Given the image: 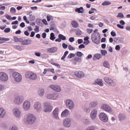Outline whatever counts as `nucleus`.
Segmentation results:
<instances>
[{"label": "nucleus", "instance_id": "1", "mask_svg": "<svg viewBox=\"0 0 130 130\" xmlns=\"http://www.w3.org/2000/svg\"><path fill=\"white\" fill-rule=\"evenodd\" d=\"M25 77L30 79L35 80L37 77L36 74L31 71L26 72L25 73Z\"/></svg>", "mask_w": 130, "mask_h": 130}, {"label": "nucleus", "instance_id": "2", "mask_svg": "<svg viewBox=\"0 0 130 130\" xmlns=\"http://www.w3.org/2000/svg\"><path fill=\"white\" fill-rule=\"evenodd\" d=\"M91 39L96 44L99 43L100 42V37L99 33L93 34L91 36Z\"/></svg>", "mask_w": 130, "mask_h": 130}, {"label": "nucleus", "instance_id": "3", "mask_svg": "<svg viewBox=\"0 0 130 130\" xmlns=\"http://www.w3.org/2000/svg\"><path fill=\"white\" fill-rule=\"evenodd\" d=\"M36 120L35 117L33 115L29 113L27 116V121L28 123L31 124L34 123Z\"/></svg>", "mask_w": 130, "mask_h": 130}, {"label": "nucleus", "instance_id": "4", "mask_svg": "<svg viewBox=\"0 0 130 130\" xmlns=\"http://www.w3.org/2000/svg\"><path fill=\"white\" fill-rule=\"evenodd\" d=\"M12 76L14 78V80L17 82H20L22 80V75L18 72H13L12 74Z\"/></svg>", "mask_w": 130, "mask_h": 130}, {"label": "nucleus", "instance_id": "5", "mask_svg": "<svg viewBox=\"0 0 130 130\" xmlns=\"http://www.w3.org/2000/svg\"><path fill=\"white\" fill-rule=\"evenodd\" d=\"M104 80L105 82L108 85L111 86H114L116 84L110 78L108 77H105L104 78Z\"/></svg>", "mask_w": 130, "mask_h": 130}, {"label": "nucleus", "instance_id": "6", "mask_svg": "<svg viewBox=\"0 0 130 130\" xmlns=\"http://www.w3.org/2000/svg\"><path fill=\"white\" fill-rule=\"evenodd\" d=\"M24 100V98L22 96H16L14 100V103L17 104H21Z\"/></svg>", "mask_w": 130, "mask_h": 130}, {"label": "nucleus", "instance_id": "7", "mask_svg": "<svg viewBox=\"0 0 130 130\" xmlns=\"http://www.w3.org/2000/svg\"><path fill=\"white\" fill-rule=\"evenodd\" d=\"M100 119L102 121L106 122L108 120V118L106 115L103 112H102L99 115Z\"/></svg>", "mask_w": 130, "mask_h": 130}, {"label": "nucleus", "instance_id": "8", "mask_svg": "<svg viewBox=\"0 0 130 130\" xmlns=\"http://www.w3.org/2000/svg\"><path fill=\"white\" fill-rule=\"evenodd\" d=\"M8 76L7 74L4 72L0 73V79L2 81L5 82L8 79Z\"/></svg>", "mask_w": 130, "mask_h": 130}, {"label": "nucleus", "instance_id": "9", "mask_svg": "<svg viewBox=\"0 0 130 130\" xmlns=\"http://www.w3.org/2000/svg\"><path fill=\"white\" fill-rule=\"evenodd\" d=\"M74 74L76 77L80 78L83 77L85 76L84 73L81 71H75L74 73Z\"/></svg>", "mask_w": 130, "mask_h": 130}, {"label": "nucleus", "instance_id": "10", "mask_svg": "<svg viewBox=\"0 0 130 130\" xmlns=\"http://www.w3.org/2000/svg\"><path fill=\"white\" fill-rule=\"evenodd\" d=\"M101 108L105 111L109 112L112 111V110L111 107L107 105L106 104H103L101 106Z\"/></svg>", "mask_w": 130, "mask_h": 130}, {"label": "nucleus", "instance_id": "11", "mask_svg": "<svg viewBox=\"0 0 130 130\" xmlns=\"http://www.w3.org/2000/svg\"><path fill=\"white\" fill-rule=\"evenodd\" d=\"M23 108L25 110H28L30 108V102L28 101H25L23 103Z\"/></svg>", "mask_w": 130, "mask_h": 130}, {"label": "nucleus", "instance_id": "12", "mask_svg": "<svg viewBox=\"0 0 130 130\" xmlns=\"http://www.w3.org/2000/svg\"><path fill=\"white\" fill-rule=\"evenodd\" d=\"M44 111L46 112H51L53 109V107L49 104H47L44 106Z\"/></svg>", "mask_w": 130, "mask_h": 130}, {"label": "nucleus", "instance_id": "13", "mask_svg": "<svg viewBox=\"0 0 130 130\" xmlns=\"http://www.w3.org/2000/svg\"><path fill=\"white\" fill-rule=\"evenodd\" d=\"M66 104L67 106L70 109H72L74 106V104L73 102L70 100H67Z\"/></svg>", "mask_w": 130, "mask_h": 130}, {"label": "nucleus", "instance_id": "14", "mask_svg": "<svg viewBox=\"0 0 130 130\" xmlns=\"http://www.w3.org/2000/svg\"><path fill=\"white\" fill-rule=\"evenodd\" d=\"M58 96L57 93H53L52 94H48L47 95L46 97L49 99L54 100L56 99Z\"/></svg>", "mask_w": 130, "mask_h": 130}, {"label": "nucleus", "instance_id": "15", "mask_svg": "<svg viewBox=\"0 0 130 130\" xmlns=\"http://www.w3.org/2000/svg\"><path fill=\"white\" fill-rule=\"evenodd\" d=\"M97 113V111L95 109H93L91 111L90 116L91 119L93 120H94L96 118Z\"/></svg>", "mask_w": 130, "mask_h": 130}, {"label": "nucleus", "instance_id": "16", "mask_svg": "<svg viewBox=\"0 0 130 130\" xmlns=\"http://www.w3.org/2000/svg\"><path fill=\"white\" fill-rule=\"evenodd\" d=\"M13 114L16 117H19L21 114V112L18 108H15L13 110Z\"/></svg>", "mask_w": 130, "mask_h": 130}, {"label": "nucleus", "instance_id": "17", "mask_svg": "<svg viewBox=\"0 0 130 130\" xmlns=\"http://www.w3.org/2000/svg\"><path fill=\"white\" fill-rule=\"evenodd\" d=\"M50 87L51 88L57 92H59L61 90L60 87L58 85H51Z\"/></svg>", "mask_w": 130, "mask_h": 130}, {"label": "nucleus", "instance_id": "18", "mask_svg": "<svg viewBox=\"0 0 130 130\" xmlns=\"http://www.w3.org/2000/svg\"><path fill=\"white\" fill-rule=\"evenodd\" d=\"M58 38L56 39L55 41L56 42H61V40H64L66 39V37L64 36L63 35L60 34L58 35Z\"/></svg>", "mask_w": 130, "mask_h": 130}, {"label": "nucleus", "instance_id": "19", "mask_svg": "<svg viewBox=\"0 0 130 130\" xmlns=\"http://www.w3.org/2000/svg\"><path fill=\"white\" fill-rule=\"evenodd\" d=\"M34 107L35 109L37 110H39L41 109L42 106L40 103L37 102L35 103Z\"/></svg>", "mask_w": 130, "mask_h": 130}, {"label": "nucleus", "instance_id": "20", "mask_svg": "<svg viewBox=\"0 0 130 130\" xmlns=\"http://www.w3.org/2000/svg\"><path fill=\"white\" fill-rule=\"evenodd\" d=\"M70 119H65L63 122V125L67 127H69L70 125Z\"/></svg>", "mask_w": 130, "mask_h": 130}, {"label": "nucleus", "instance_id": "21", "mask_svg": "<svg viewBox=\"0 0 130 130\" xmlns=\"http://www.w3.org/2000/svg\"><path fill=\"white\" fill-rule=\"evenodd\" d=\"M57 50V48L56 47H54L48 48L47 52L50 53H53L56 52Z\"/></svg>", "mask_w": 130, "mask_h": 130}, {"label": "nucleus", "instance_id": "22", "mask_svg": "<svg viewBox=\"0 0 130 130\" xmlns=\"http://www.w3.org/2000/svg\"><path fill=\"white\" fill-rule=\"evenodd\" d=\"M58 108H56L53 112V115L54 117L55 118L58 119Z\"/></svg>", "mask_w": 130, "mask_h": 130}, {"label": "nucleus", "instance_id": "23", "mask_svg": "<svg viewBox=\"0 0 130 130\" xmlns=\"http://www.w3.org/2000/svg\"><path fill=\"white\" fill-rule=\"evenodd\" d=\"M95 84H98L101 86H103L104 85V84L102 82V80L101 79H97L95 81Z\"/></svg>", "mask_w": 130, "mask_h": 130}, {"label": "nucleus", "instance_id": "24", "mask_svg": "<svg viewBox=\"0 0 130 130\" xmlns=\"http://www.w3.org/2000/svg\"><path fill=\"white\" fill-rule=\"evenodd\" d=\"M5 114L6 111L3 108H0V117H3Z\"/></svg>", "mask_w": 130, "mask_h": 130}, {"label": "nucleus", "instance_id": "25", "mask_svg": "<svg viewBox=\"0 0 130 130\" xmlns=\"http://www.w3.org/2000/svg\"><path fill=\"white\" fill-rule=\"evenodd\" d=\"M32 41L31 40L29 39H26L24 40H23L22 42V45H27L29 44Z\"/></svg>", "mask_w": 130, "mask_h": 130}, {"label": "nucleus", "instance_id": "26", "mask_svg": "<svg viewBox=\"0 0 130 130\" xmlns=\"http://www.w3.org/2000/svg\"><path fill=\"white\" fill-rule=\"evenodd\" d=\"M73 27L75 28L78 27L79 26L78 23L75 21H73L71 23Z\"/></svg>", "mask_w": 130, "mask_h": 130}, {"label": "nucleus", "instance_id": "27", "mask_svg": "<svg viewBox=\"0 0 130 130\" xmlns=\"http://www.w3.org/2000/svg\"><path fill=\"white\" fill-rule=\"evenodd\" d=\"M102 57V56L100 54L97 53L94 55L93 57V59L94 60H95L96 59H99Z\"/></svg>", "mask_w": 130, "mask_h": 130}, {"label": "nucleus", "instance_id": "28", "mask_svg": "<svg viewBox=\"0 0 130 130\" xmlns=\"http://www.w3.org/2000/svg\"><path fill=\"white\" fill-rule=\"evenodd\" d=\"M98 104L97 102H92L89 103V106L90 108L94 107L97 106Z\"/></svg>", "mask_w": 130, "mask_h": 130}, {"label": "nucleus", "instance_id": "29", "mask_svg": "<svg viewBox=\"0 0 130 130\" xmlns=\"http://www.w3.org/2000/svg\"><path fill=\"white\" fill-rule=\"evenodd\" d=\"M69 113V110L67 109H65L64 111L62 112L61 115L62 117H66L67 116Z\"/></svg>", "mask_w": 130, "mask_h": 130}, {"label": "nucleus", "instance_id": "30", "mask_svg": "<svg viewBox=\"0 0 130 130\" xmlns=\"http://www.w3.org/2000/svg\"><path fill=\"white\" fill-rule=\"evenodd\" d=\"M14 41L15 42H21L23 39L21 38H19L15 36L13 37Z\"/></svg>", "mask_w": 130, "mask_h": 130}, {"label": "nucleus", "instance_id": "31", "mask_svg": "<svg viewBox=\"0 0 130 130\" xmlns=\"http://www.w3.org/2000/svg\"><path fill=\"white\" fill-rule=\"evenodd\" d=\"M83 8L80 7L79 8H76L75 9V11L76 12H78V13H82L84 12Z\"/></svg>", "mask_w": 130, "mask_h": 130}, {"label": "nucleus", "instance_id": "32", "mask_svg": "<svg viewBox=\"0 0 130 130\" xmlns=\"http://www.w3.org/2000/svg\"><path fill=\"white\" fill-rule=\"evenodd\" d=\"M119 118L120 120H123L126 118L125 115L123 114H120L119 115Z\"/></svg>", "mask_w": 130, "mask_h": 130}, {"label": "nucleus", "instance_id": "33", "mask_svg": "<svg viewBox=\"0 0 130 130\" xmlns=\"http://www.w3.org/2000/svg\"><path fill=\"white\" fill-rule=\"evenodd\" d=\"M103 66L108 68H110V65L108 62L107 61H105L104 62L103 64Z\"/></svg>", "mask_w": 130, "mask_h": 130}, {"label": "nucleus", "instance_id": "34", "mask_svg": "<svg viewBox=\"0 0 130 130\" xmlns=\"http://www.w3.org/2000/svg\"><path fill=\"white\" fill-rule=\"evenodd\" d=\"M44 93V90L43 89H39L38 91V93L39 95L41 96H43Z\"/></svg>", "mask_w": 130, "mask_h": 130}, {"label": "nucleus", "instance_id": "35", "mask_svg": "<svg viewBox=\"0 0 130 130\" xmlns=\"http://www.w3.org/2000/svg\"><path fill=\"white\" fill-rule=\"evenodd\" d=\"M47 20L48 21H49L51 20H53V17L51 15H47Z\"/></svg>", "mask_w": 130, "mask_h": 130}, {"label": "nucleus", "instance_id": "36", "mask_svg": "<svg viewBox=\"0 0 130 130\" xmlns=\"http://www.w3.org/2000/svg\"><path fill=\"white\" fill-rule=\"evenodd\" d=\"M56 38V37H55L54 34L53 33H51L50 34V39L52 40H54Z\"/></svg>", "mask_w": 130, "mask_h": 130}, {"label": "nucleus", "instance_id": "37", "mask_svg": "<svg viewBox=\"0 0 130 130\" xmlns=\"http://www.w3.org/2000/svg\"><path fill=\"white\" fill-rule=\"evenodd\" d=\"M111 4L110 2L108 1H104L102 4V5L103 6H106L110 5Z\"/></svg>", "mask_w": 130, "mask_h": 130}, {"label": "nucleus", "instance_id": "38", "mask_svg": "<svg viewBox=\"0 0 130 130\" xmlns=\"http://www.w3.org/2000/svg\"><path fill=\"white\" fill-rule=\"evenodd\" d=\"M76 34L77 35L79 36L82 34L81 31L79 29H77L76 31Z\"/></svg>", "mask_w": 130, "mask_h": 130}, {"label": "nucleus", "instance_id": "39", "mask_svg": "<svg viewBox=\"0 0 130 130\" xmlns=\"http://www.w3.org/2000/svg\"><path fill=\"white\" fill-rule=\"evenodd\" d=\"M68 51H66L64 54L63 56L61 57V59L62 60H64V58H65L67 55L68 54Z\"/></svg>", "mask_w": 130, "mask_h": 130}, {"label": "nucleus", "instance_id": "40", "mask_svg": "<svg viewBox=\"0 0 130 130\" xmlns=\"http://www.w3.org/2000/svg\"><path fill=\"white\" fill-rule=\"evenodd\" d=\"M117 17L118 18H123L124 16L123 14L121 12L119 13Z\"/></svg>", "mask_w": 130, "mask_h": 130}, {"label": "nucleus", "instance_id": "41", "mask_svg": "<svg viewBox=\"0 0 130 130\" xmlns=\"http://www.w3.org/2000/svg\"><path fill=\"white\" fill-rule=\"evenodd\" d=\"M101 54L103 56H105L107 54V51H106L101 50Z\"/></svg>", "mask_w": 130, "mask_h": 130}, {"label": "nucleus", "instance_id": "42", "mask_svg": "<svg viewBox=\"0 0 130 130\" xmlns=\"http://www.w3.org/2000/svg\"><path fill=\"white\" fill-rule=\"evenodd\" d=\"M83 55V54L81 52H77L76 53V55L79 57H81Z\"/></svg>", "mask_w": 130, "mask_h": 130}, {"label": "nucleus", "instance_id": "43", "mask_svg": "<svg viewBox=\"0 0 130 130\" xmlns=\"http://www.w3.org/2000/svg\"><path fill=\"white\" fill-rule=\"evenodd\" d=\"M74 61L78 62H80L81 61V58L78 57L75 58L74 59Z\"/></svg>", "mask_w": 130, "mask_h": 130}, {"label": "nucleus", "instance_id": "44", "mask_svg": "<svg viewBox=\"0 0 130 130\" xmlns=\"http://www.w3.org/2000/svg\"><path fill=\"white\" fill-rule=\"evenodd\" d=\"M36 28L34 29L35 31L36 32H38L39 31V26L36 25Z\"/></svg>", "mask_w": 130, "mask_h": 130}, {"label": "nucleus", "instance_id": "45", "mask_svg": "<svg viewBox=\"0 0 130 130\" xmlns=\"http://www.w3.org/2000/svg\"><path fill=\"white\" fill-rule=\"evenodd\" d=\"M11 29L10 28H6L4 30V32L6 33H8L10 31Z\"/></svg>", "mask_w": 130, "mask_h": 130}, {"label": "nucleus", "instance_id": "46", "mask_svg": "<svg viewBox=\"0 0 130 130\" xmlns=\"http://www.w3.org/2000/svg\"><path fill=\"white\" fill-rule=\"evenodd\" d=\"M68 48L70 50H74L75 48L71 45L68 46Z\"/></svg>", "mask_w": 130, "mask_h": 130}, {"label": "nucleus", "instance_id": "47", "mask_svg": "<svg viewBox=\"0 0 130 130\" xmlns=\"http://www.w3.org/2000/svg\"><path fill=\"white\" fill-rule=\"evenodd\" d=\"M50 30H54V31H57L58 32H59V31H58V30L56 29L55 27L52 26L51 29Z\"/></svg>", "mask_w": 130, "mask_h": 130}, {"label": "nucleus", "instance_id": "48", "mask_svg": "<svg viewBox=\"0 0 130 130\" xmlns=\"http://www.w3.org/2000/svg\"><path fill=\"white\" fill-rule=\"evenodd\" d=\"M15 48L16 49L20 51H21L22 50L21 47L19 45H17L16 46H15Z\"/></svg>", "mask_w": 130, "mask_h": 130}, {"label": "nucleus", "instance_id": "49", "mask_svg": "<svg viewBox=\"0 0 130 130\" xmlns=\"http://www.w3.org/2000/svg\"><path fill=\"white\" fill-rule=\"evenodd\" d=\"M95 127L94 126H91L88 127L86 130H94L95 129Z\"/></svg>", "mask_w": 130, "mask_h": 130}, {"label": "nucleus", "instance_id": "50", "mask_svg": "<svg viewBox=\"0 0 130 130\" xmlns=\"http://www.w3.org/2000/svg\"><path fill=\"white\" fill-rule=\"evenodd\" d=\"M93 30L92 29H87V33L89 34H90L93 31Z\"/></svg>", "mask_w": 130, "mask_h": 130}, {"label": "nucleus", "instance_id": "51", "mask_svg": "<svg viewBox=\"0 0 130 130\" xmlns=\"http://www.w3.org/2000/svg\"><path fill=\"white\" fill-rule=\"evenodd\" d=\"M75 56V55L72 53H71L68 56V57L69 58H71L73 57H74Z\"/></svg>", "mask_w": 130, "mask_h": 130}, {"label": "nucleus", "instance_id": "52", "mask_svg": "<svg viewBox=\"0 0 130 130\" xmlns=\"http://www.w3.org/2000/svg\"><path fill=\"white\" fill-rule=\"evenodd\" d=\"M16 11L14 7H11L10 9V12L11 13H14Z\"/></svg>", "mask_w": 130, "mask_h": 130}, {"label": "nucleus", "instance_id": "53", "mask_svg": "<svg viewBox=\"0 0 130 130\" xmlns=\"http://www.w3.org/2000/svg\"><path fill=\"white\" fill-rule=\"evenodd\" d=\"M47 71H50L52 73H54V70L53 69H47Z\"/></svg>", "mask_w": 130, "mask_h": 130}, {"label": "nucleus", "instance_id": "54", "mask_svg": "<svg viewBox=\"0 0 130 130\" xmlns=\"http://www.w3.org/2000/svg\"><path fill=\"white\" fill-rule=\"evenodd\" d=\"M62 46L64 49H66L68 47V45L64 43H63L62 44Z\"/></svg>", "mask_w": 130, "mask_h": 130}, {"label": "nucleus", "instance_id": "55", "mask_svg": "<svg viewBox=\"0 0 130 130\" xmlns=\"http://www.w3.org/2000/svg\"><path fill=\"white\" fill-rule=\"evenodd\" d=\"M85 112L86 113H89L90 111V110L89 108H85L84 109Z\"/></svg>", "mask_w": 130, "mask_h": 130}, {"label": "nucleus", "instance_id": "56", "mask_svg": "<svg viewBox=\"0 0 130 130\" xmlns=\"http://www.w3.org/2000/svg\"><path fill=\"white\" fill-rule=\"evenodd\" d=\"M42 21L43 23L45 25H46L48 24L47 21L45 19H43L42 20Z\"/></svg>", "mask_w": 130, "mask_h": 130}, {"label": "nucleus", "instance_id": "57", "mask_svg": "<svg viewBox=\"0 0 130 130\" xmlns=\"http://www.w3.org/2000/svg\"><path fill=\"white\" fill-rule=\"evenodd\" d=\"M23 19L24 20H25L26 22L27 23H29V22L27 21V19L26 18V17L25 16H23Z\"/></svg>", "mask_w": 130, "mask_h": 130}, {"label": "nucleus", "instance_id": "58", "mask_svg": "<svg viewBox=\"0 0 130 130\" xmlns=\"http://www.w3.org/2000/svg\"><path fill=\"white\" fill-rule=\"evenodd\" d=\"M85 47V46L83 44H81L79 45L78 48L79 49H81L82 48H84Z\"/></svg>", "mask_w": 130, "mask_h": 130}, {"label": "nucleus", "instance_id": "59", "mask_svg": "<svg viewBox=\"0 0 130 130\" xmlns=\"http://www.w3.org/2000/svg\"><path fill=\"white\" fill-rule=\"evenodd\" d=\"M111 34L113 37H115L116 35V34L113 31H112L111 32Z\"/></svg>", "mask_w": 130, "mask_h": 130}, {"label": "nucleus", "instance_id": "60", "mask_svg": "<svg viewBox=\"0 0 130 130\" xmlns=\"http://www.w3.org/2000/svg\"><path fill=\"white\" fill-rule=\"evenodd\" d=\"M46 34L45 32H44L43 33V34H42V37L44 39L45 38L46 36Z\"/></svg>", "mask_w": 130, "mask_h": 130}, {"label": "nucleus", "instance_id": "61", "mask_svg": "<svg viewBox=\"0 0 130 130\" xmlns=\"http://www.w3.org/2000/svg\"><path fill=\"white\" fill-rule=\"evenodd\" d=\"M69 41L71 42H72L74 41V37H70L69 39Z\"/></svg>", "mask_w": 130, "mask_h": 130}, {"label": "nucleus", "instance_id": "62", "mask_svg": "<svg viewBox=\"0 0 130 130\" xmlns=\"http://www.w3.org/2000/svg\"><path fill=\"white\" fill-rule=\"evenodd\" d=\"M77 42L79 44H80L83 42V40L82 39H78L77 40Z\"/></svg>", "mask_w": 130, "mask_h": 130}, {"label": "nucleus", "instance_id": "63", "mask_svg": "<svg viewBox=\"0 0 130 130\" xmlns=\"http://www.w3.org/2000/svg\"><path fill=\"white\" fill-rule=\"evenodd\" d=\"M20 26L22 28L24 27L25 26V24L24 23L22 22L20 24Z\"/></svg>", "mask_w": 130, "mask_h": 130}, {"label": "nucleus", "instance_id": "64", "mask_svg": "<svg viewBox=\"0 0 130 130\" xmlns=\"http://www.w3.org/2000/svg\"><path fill=\"white\" fill-rule=\"evenodd\" d=\"M10 130H17V128L15 126H13Z\"/></svg>", "mask_w": 130, "mask_h": 130}]
</instances>
